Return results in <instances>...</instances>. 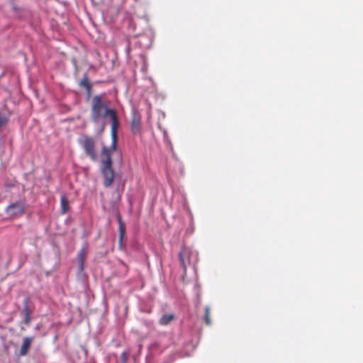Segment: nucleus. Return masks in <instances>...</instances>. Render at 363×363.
<instances>
[{
    "label": "nucleus",
    "instance_id": "nucleus-10",
    "mask_svg": "<svg viewBox=\"0 0 363 363\" xmlns=\"http://www.w3.org/2000/svg\"><path fill=\"white\" fill-rule=\"evenodd\" d=\"M60 203H61V212L62 214H65L69 210V201L65 195H62L61 196Z\"/></svg>",
    "mask_w": 363,
    "mask_h": 363
},
{
    "label": "nucleus",
    "instance_id": "nucleus-12",
    "mask_svg": "<svg viewBox=\"0 0 363 363\" xmlns=\"http://www.w3.org/2000/svg\"><path fill=\"white\" fill-rule=\"evenodd\" d=\"M203 320L205 323L208 325H210L211 323V317H210V307H205V314L203 317Z\"/></svg>",
    "mask_w": 363,
    "mask_h": 363
},
{
    "label": "nucleus",
    "instance_id": "nucleus-16",
    "mask_svg": "<svg viewBox=\"0 0 363 363\" xmlns=\"http://www.w3.org/2000/svg\"><path fill=\"white\" fill-rule=\"evenodd\" d=\"M11 9L15 12V16L16 17L21 18V16L18 14V8L16 6V5L13 3H11Z\"/></svg>",
    "mask_w": 363,
    "mask_h": 363
},
{
    "label": "nucleus",
    "instance_id": "nucleus-19",
    "mask_svg": "<svg viewBox=\"0 0 363 363\" xmlns=\"http://www.w3.org/2000/svg\"><path fill=\"white\" fill-rule=\"evenodd\" d=\"M106 121H104L102 124H101V130H100V132H103L105 129V127H106Z\"/></svg>",
    "mask_w": 363,
    "mask_h": 363
},
{
    "label": "nucleus",
    "instance_id": "nucleus-6",
    "mask_svg": "<svg viewBox=\"0 0 363 363\" xmlns=\"http://www.w3.org/2000/svg\"><path fill=\"white\" fill-rule=\"evenodd\" d=\"M33 337H25L23 339V343L21 346L20 349V355L21 356H26L30 348L31 343L33 340Z\"/></svg>",
    "mask_w": 363,
    "mask_h": 363
},
{
    "label": "nucleus",
    "instance_id": "nucleus-17",
    "mask_svg": "<svg viewBox=\"0 0 363 363\" xmlns=\"http://www.w3.org/2000/svg\"><path fill=\"white\" fill-rule=\"evenodd\" d=\"M118 219L119 224H120V236H121V238H122V237L124 234V230L123 229V227H122V223H121V218L118 217Z\"/></svg>",
    "mask_w": 363,
    "mask_h": 363
},
{
    "label": "nucleus",
    "instance_id": "nucleus-4",
    "mask_svg": "<svg viewBox=\"0 0 363 363\" xmlns=\"http://www.w3.org/2000/svg\"><path fill=\"white\" fill-rule=\"evenodd\" d=\"M34 306L31 303L29 297H26L23 302V308L21 310V315L23 316V322L26 325H29L32 318L31 314L33 313Z\"/></svg>",
    "mask_w": 363,
    "mask_h": 363
},
{
    "label": "nucleus",
    "instance_id": "nucleus-11",
    "mask_svg": "<svg viewBox=\"0 0 363 363\" xmlns=\"http://www.w3.org/2000/svg\"><path fill=\"white\" fill-rule=\"evenodd\" d=\"M79 85L81 87H84L85 89L89 88L91 86V82H89V77L86 73H85L83 76V78L80 80Z\"/></svg>",
    "mask_w": 363,
    "mask_h": 363
},
{
    "label": "nucleus",
    "instance_id": "nucleus-15",
    "mask_svg": "<svg viewBox=\"0 0 363 363\" xmlns=\"http://www.w3.org/2000/svg\"><path fill=\"white\" fill-rule=\"evenodd\" d=\"M133 118L132 121V130L133 132H135V129L136 128V118H135V108H133Z\"/></svg>",
    "mask_w": 363,
    "mask_h": 363
},
{
    "label": "nucleus",
    "instance_id": "nucleus-9",
    "mask_svg": "<svg viewBox=\"0 0 363 363\" xmlns=\"http://www.w3.org/2000/svg\"><path fill=\"white\" fill-rule=\"evenodd\" d=\"M175 319V315L173 313L164 314L159 320V323L161 325H167Z\"/></svg>",
    "mask_w": 363,
    "mask_h": 363
},
{
    "label": "nucleus",
    "instance_id": "nucleus-18",
    "mask_svg": "<svg viewBox=\"0 0 363 363\" xmlns=\"http://www.w3.org/2000/svg\"><path fill=\"white\" fill-rule=\"evenodd\" d=\"M91 87H92V85L91 86H89V88L85 89L86 90V94H87L88 98H89L91 95Z\"/></svg>",
    "mask_w": 363,
    "mask_h": 363
},
{
    "label": "nucleus",
    "instance_id": "nucleus-1",
    "mask_svg": "<svg viewBox=\"0 0 363 363\" xmlns=\"http://www.w3.org/2000/svg\"><path fill=\"white\" fill-rule=\"evenodd\" d=\"M91 118L94 123H98L101 118H109L111 121V147L116 149L117 130L120 126L117 113L114 109L106 107L101 96H95L91 101Z\"/></svg>",
    "mask_w": 363,
    "mask_h": 363
},
{
    "label": "nucleus",
    "instance_id": "nucleus-14",
    "mask_svg": "<svg viewBox=\"0 0 363 363\" xmlns=\"http://www.w3.org/2000/svg\"><path fill=\"white\" fill-rule=\"evenodd\" d=\"M184 254H185V251L184 250L179 253V260H180V262H181L184 269H186V264H185L184 259Z\"/></svg>",
    "mask_w": 363,
    "mask_h": 363
},
{
    "label": "nucleus",
    "instance_id": "nucleus-8",
    "mask_svg": "<svg viewBox=\"0 0 363 363\" xmlns=\"http://www.w3.org/2000/svg\"><path fill=\"white\" fill-rule=\"evenodd\" d=\"M77 279L82 283L84 289H86L88 287V277L87 274L84 272V269H81V268H77Z\"/></svg>",
    "mask_w": 363,
    "mask_h": 363
},
{
    "label": "nucleus",
    "instance_id": "nucleus-3",
    "mask_svg": "<svg viewBox=\"0 0 363 363\" xmlns=\"http://www.w3.org/2000/svg\"><path fill=\"white\" fill-rule=\"evenodd\" d=\"M26 210V199L21 198L18 201L11 203L6 208V213L9 216L14 217L19 216L24 213Z\"/></svg>",
    "mask_w": 363,
    "mask_h": 363
},
{
    "label": "nucleus",
    "instance_id": "nucleus-7",
    "mask_svg": "<svg viewBox=\"0 0 363 363\" xmlns=\"http://www.w3.org/2000/svg\"><path fill=\"white\" fill-rule=\"evenodd\" d=\"M86 251L85 249L82 248L81 249L77 257V268L85 269V261L86 259Z\"/></svg>",
    "mask_w": 363,
    "mask_h": 363
},
{
    "label": "nucleus",
    "instance_id": "nucleus-2",
    "mask_svg": "<svg viewBox=\"0 0 363 363\" xmlns=\"http://www.w3.org/2000/svg\"><path fill=\"white\" fill-rule=\"evenodd\" d=\"M112 150L113 151L114 150L111 147L108 148L104 146L102 148L103 159L101 160V169L105 179L104 185L106 186H109L112 184L114 178V172L112 169V160L111 157Z\"/></svg>",
    "mask_w": 363,
    "mask_h": 363
},
{
    "label": "nucleus",
    "instance_id": "nucleus-5",
    "mask_svg": "<svg viewBox=\"0 0 363 363\" xmlns=\"http://www.w3.org/2000/svg\"><path fill=\"white\" fill-rule=\"evenodd\" d=\"M82 147L86 154L92 160H96L97 158L95 152V142L93 138L85 136L84 140L82 142Z\"/></svg>",
    "mask_w": 363,
    "mask_h": 363
},
{
    "label": "nucleus",
    "instance_id": "nucleus-20",
    "mask_svg": "<svg viewBox=\"0 0 363 363\" xmlns=\"http://www.w3.org/2000/svg\"><path fill=\"white\" fill-rule=\"evenodd\" d=\"M146 69H147V65H146V64H145V63H144L143 66V67H142V68H141V71H142V72H145V71H146Z\"/></svg>",
    "mask_w": 363,
    "mask_h": 363
},
{
    "label": "nucleus",
    "instance_id": "nucleus-13",
    "mask_svg": "<svg viewBox=\"0 0 363 363\" xmlns=\"http://www.w3.org/2000/svg\"><path fill=\"white\" fill-rule=\"evenodd\" d=\"M9 122V118L6 116L0 114V129L6 125Z\"/></svg>",
    "mask_w": 363,
    "mask_h": 363
}]
</instances>
